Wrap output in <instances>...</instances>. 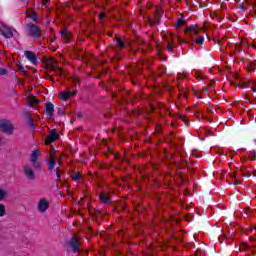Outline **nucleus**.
Segmentation results:
<instances>
[{
	"label": "nucleus",
	"mask_w": 256,
	"mask_h": 256,
	"mask_svg": "<svg viewBox=\"0 0 256 256\" xmlns=\"http://www.w3.org/2000/svg\"><path fill=\"white\" fill-rule=\"evenodd\" d=\"M26 31L30 37L33 39H39L41 37L43 31L41 30V27L33 24V23H28L26 24Z\"/></svg>",
	"instance_id": "obj_1"
},
{
	"label": "nucleus",
	"mask_w": 256,
	"mask_h": 256,
	"mask_svg": "<svg viewBox=\"0 0 256 256\" xmlns=\"http://www.w3.org/2000/svg\"><path fill=\"white\" fill-rule=\"evenodd\" d=\"M68 245L71 247L73 253H81V250L79 247H81V242L79 241V238H77L76 235H73L68 240Z\"/></svg>",
	"instance_id": "obj_2"
},
{
	"label": "nucleus",
	"mask_w": 256,
	"mask_h": 256,
	"mask_svg": "<svg viewBox=\"0 0 256 256\" xmlns=\"http://www.w3.org/2000/svg\"><path fill=\"white\" fill-rule=\"evenodd\" d=\"M13 124L9 120H0V131L2 133H7L8 135L13 134Z\"/></svg>",
	"instance_id": "obj_3"
},
{
	"label": "nucleus",
	"mask_w": 256,
	"mask_h": 256,
	"mask_svg": "<svg viewBox=\"0 0 256 256\" xmlns=\"http://www.w3.org/2000/svg\"><path fill=\"white\" fill-rule=\"evenodd\" d=\"M201 29L203 28H199V25L191 24L184 30V33L185 35H188L189 37L193 38V35H199V31H201Z\"/></svg>",
	"instance_id": "obj_4"
},
{
	"label": "nucleus",
	"mask_w": 256,
	"mask_h": 256,
	"mask_svg": "<svg viewBox=\"0 0 256 256\" xmlns=\"http://www.w3.org/2000/svg\"><path fill=\"white\" fill-rule=\"evenodd\" d=\"M77 95V90L74 91H61L58 94L59 99H61V101H69V99H71V97H75Z\"/></svg>",
	"instance_id": "obj_5"
},
{
	"label": "nucleus",
	"mask_w": 256,
	"mask_h": 256,
	"mask_svg": "<svg viewBox=\"0 0 256 256\" xmlns=\"http://www.w3.org/2000/svg\"><path fill=\"white\" fill-rule=\"evenodd\" d=\"M57 139H59V134L55 129H52L45 139V145H51V143H54Z\"/></svg>",
	"instance_id": "obj_6"
},
{
	"label": "nucleus",
	"mask_w": 256,
	"mask_h": 256,
	"mask_svg": "<svg viewBox=\"0 0 256 256\" xmlns=\"http://www.w3.org/2000/svg\"><path fill=\"white\" fill-rule=\"evenodd\" d=\"M44 111L49 119H53V116L55 115V105L51 102H47Z\"/></svg>",
	"instance_id": "obj_7"
},
{
	"label": "nucleus",
	"mask_w": 256,
	"mask_h": 256,
	"mask_svg": "<svg viewBox=\"0 0 256 256\" xmlns=\"http://www.w3.org/2000/svg\"><path fill=\"white\" fill-rule=\"evenodd\" d=\"M49 201L45 198H41L38 202V206L37 209L39 211V213H45V211H47V209H49Z\"/></svg>",
	"instance_id": "obj_8"
},
{
	"label": "nucleus",
	"mask_w": 256,
	"mask_h": 256,
	"mask_svg": "<svg viewBox=\"0 0 256 256\" xmlns=\"http://www.w3.org/2000/svg\"><path fill=\"white\" fill-rule=\"evenodd\" d=\"M24 56L28 61L32 63V65H37V63H39V61L37 60V55H35V52L33 51H24Z\"/></svg>",
	"instance_id": "obj_9"
},
{
	"label": "nucleus",
	"mask_w": 256,
	"mask_h": 256,
	"mask_svg": "<svg viewBox=\"0 0 256 256\" xmlns=\"http://www.w3.org/2000/svg\"><path fill=\"white\" fill-rule=\"evenodd\" d=\"M0 34L5 37V39H11V37H13V31L7 26H0Z\"/></svg>",
	"instance_id": "obj_10"
},
{
	"label": "nucleus",
	"mask_w": 256,
	"mask_h": 256,
	"mask_svg": "<svg viewBox=\"0 0 256 256\" xmlns=\"http://www.w3.org/2000/svg\"><path fill=\"white\" fill-rule=\"evenodd\" d=\"M24 175L29 179V181H35V171L29 166L23 167Z\"/></svg>",
	"instance_id": "obj_11"
},
{
	"label": "nucleus",
	"mask_w": 256,
	"mask_h": 256,
	"mask_svg": "<svg viewBox=\"0 0 256 256\" xmlns=\"http://www.w3.org/2000/svg\"><path fill=\"white\" fill-rule=\"evenodd\" d=\"M53 169H55V155H50V161L48 162V171L53 173Z\"/></svg>",
	"instance_id": "obj_12"
},
{
	"label": "nucleus",
	"mask_w": 256,
	"mask_h": 256,
	"mask_svg": "<svg viewBox=\"0 0 256 256\" xmlns=\"http://www.w3.org/2000/svg\"><path fill=\"white\" fill-rule=\"evenodd\" d=\"M99 199L104 205H109L111 203V198L107 197L103 192L100 194Z\"/></svg>",
	"instance_id": "obj_13"
},
{
	"label": "nucleus",
	"mask_w": 256,
	"mask_h": 256,
	"mask_svg": "<svg viewBox=\"0 0 256 256\" xmlns=\"http://www.w3.org/2000/svg\"><path fill=\"white\" fill-rule=\"evenodd\" d=\"M60 35L62 39H64V41H66L67 43L71 41V38L69 37V31H67V29L62 30L60 32Z\"/></svg>",
	"instance_id": "obj_14"
},
{
	"label": "nucleus",
	"mask_w": 256,
	"mask_h": 256,
	"mask_svg": "<svg viewBox=\"0 0 256 256\" xmlns=\"http://www.w3.org/2000/svg\"><path fill=\"white\" fill-rule=\"evenodd\" d=\"M40 101L34 95H30V102L28 103L29 107H35V105H39Z\"/></svg>",
	"instance_id": "obj_15"
},
{
	"label": "nucleus",
	"mask_w": 256,
	"mask_h": 256,
	"mask_svg": "<svg viewBox=\"0 0 256 256\" xmlns=\"http://www.w3.org/2000/svg\"><path fill=\"white\" fill-rule=\"evenodd\" d=\"M37 159H39V150H33L31 157H30V161L31 163H35V161H37Z\"/></svg>",
	"instance_id": "obj_16"
},
{
	"label": "nucleus",
	"mask_w": 256,
	"mask_h": 256,
	"mask_svg": "<svg viewBox=\"0 0 256 256\" xmlns=\"http://www.w3.org/2000/svg\"><path fill=\"white\" fill-rule=\"evenodd\" d=\"M151 25H161V16L159 14H155L154 19L151 20Z\"/></svg>",
	"instance_id": "obj_17"
},
{
	"label": "nucleus",
	"mask_w": 256,
	"mask_h": 256,
	"mask_svg": "<svg viewBox=\"0 0 256 256\" xmlns=\"http://www.w3.org/2000/svg\"><path fill=\"white\" fill-rule=\"evenodd\" d=\"M72 181H79L81 179V174L79 172L76 171H72V174L70 175Z\"/></svg>",
	"instance_id": "obj_18"
},
{
	"label": "nucleus",
	"mask_w": 256,
	"mask_h": 256,
	"mask_svg": "<svg viewBox=\"0 0 256 256\" xmlns=\"http://www.w3.org/2000/svg\"><path fill=\"white\" fill-rule=\"evenodd\" d=\"M51 70L55 71L60 77L63 76L62 69L59 66L52 65Z\"/></svg>",
	"instance_id": "obj_19"
},
{
	"label": "nucleus",
	"mask_w": 256,
	"mask_h": 256,
	"mask_svg": "<svg viewBox=\"0 0 256 256\" xmlns=\"http://www.w3.org/2000/svg\"><path fill=\"white\" fill-rule=\"evenodd\" d=\"M193 41H195L197 45H203V43L205 42V37L204 36H197V38L194 39Z\"/></svg>",
	"instance_id": "obj_20"
},
{
	"label": "nucleus",
	"mask_w": 256,
	"mask_h": 256,
	"mask_svg": "<svg viewBox=\"0 0 256 256\" xmlns=\"http://www.w3.org/2000/svg\"><path fill=\"white\" fill-rule=\"evenodd\" d=\"M116 45L121 50L125 47V42H123V40H121V38H117L116 39Z\"/></svg>",
	"instance_id": "obj_21"
},
{
	"label": "nucleus",
	"mask_w": 256,
	"mask_h": 256,
	"mask_svg": "<svg viewBox=\"0 0 256 256\" xmlns=\"http://www.w3.org/2000/svg\"><path fill=\"white\" fill-rule=\"evenodd\" d=\"M29 19H32V21H34V23H39V16L37 15V13H33L29 16Z\"/></svg>",
	"instance_id": "obj_22"
},
{
	"label": "nucleus",
	"mask_w": 256,
	"mask_h": 256,
	"mask_svg": "<svg viewBox=\"0 0 256 256\" xmlns=\"http://www.w3.org/2000/svg\"><path fill=\"white\" fill-rule=\"evenodd\" d=\"M28 125L30 126L31 131H35V122L33 121V118H28Z\"/></svg>",
	"instance_id": "obj_23"
},
{
	"label": "nucleus",
	"mask_w": 256,
	"mask_h": 256,
	"mask_svg": "<svg viewBox=\"0 0 256 256\" xmlns=\"http://www.w3.org/2000/svg\"><path fill=\"white\" fill-rule=\"evenodd\" d=\"M7 197V192L0 188V201H3Z\"/></svg>",
	"instance_id": "obj_24"
},
{
	"label": "nucleus",
	"mask_w": 256,
	"mask_h": 256,
	"mask_svg": "<svg viewBox=\"0 0 256 256\" xmlns=\"http://www.w3.org/2000/svg\"><path fill=\"white\" fill-rule=\"evenodd\" d=\"M185 25V20L182 18H179L176 23V27H183Z\"/></svg>",
	"instance_id": "obj_25"
},
{
	"label": "nucleus",
	"mask_w": 256,
	"mask_h": 256,
	"mask_svg": "<svg viewBox=\"0 0 256 256\" xmlns=\"http://www.w3.org/2000/svg\"><path fill=\"white\" fill-rule=\"evenodd\" d=\"M0 217H5V205L0 204Z\"/></svg>",
	"instance_id": "obj_26"
},
{
	"label": "nucleus",
	"mask_w": 256,
	"mask_h": 256,
	"mask_svg": "<svg viewBox=\"0 0 256 256\" xmlns=\"http://www.w3.org/2000/svg\"><path fill=\"white\" fill-rule=\"evenodd\" d=\"M238 87H240L241 89H249V83L240 82L238 84Z\"/></svg>",
	"instance_id": "obj_27"
},
{
	"label": "nucleus",
	"mask_w": 256,
	"mask_h": 256,
	"mask_svg": "<svg viewBox=\"0 0 256 256\" xmlns=\"http://www.w3.org/2000/svg\"><path fill=\"white\" fill-rule=\"evenodd\" d=\"M33 167H35V169H37L38 171H41V163L35 161L32 162Z\"/></svg>",
	"instance_id": "obj_28"
},
{
	"label": "nucleus",
	"mask_w": 256,
	"mask_h": 256,
	"mask_svg": "<svg viewBox=\"0 0 256 256\" xmlns=\"http://www.w3.org/2000/svg\"><path fill=\"white\" fill-rule=\"evenodd\" d=\"M18 73H24V75H27V70H25V67L22 65L19 66Z\"/></svg>",
	"instance_id": "obj_29"
},
{
	"label": "nucleus",
	"mask_w": 256,
	"mask_h": 256,
	"mask_svg": "<svg viewBox=\"0 0 256 256\" xmlns=\"http://www.w3.org/2000/svg\"><path fill=\"white\" fill-rule=\"evenodd\" d=\"M55 173H56V181H61V174L59 173V168H56L55 170Z\"/></svg>",
	"instance_id": "obj_30"
},
{
	"label": "nucleus",
	"mask_w": 256,
	"mask_h": 256,
	"mask_svg": "<svg viewBox=\"0 0 256 256\" xmlns=\"http://www.w3.org/2000/svg\"><path fill=\"white\" fill-rule=\"evenodd\" d=\"M247 66H248L249 71H255V65H253V63L248 62Z\"/></svg>",
	"instance_id": "obj_31"
},
{
	"label": "nucleus",
	"mask_w": 256,
	"mask_h": 256,
	"mask_svg": "<svg viewBox=\"0 0 256 256\" xmlns=\"http://www.w3.org/2000/svg\"><path fill=\"white\" fill-rule=\"evenodd\" d=\"M166 49H167V51H173V49H175V44H173V43L168 44Z\"/></svg>",
	"instance_id": "obj_32"
},
{
	"label": "nucleus",
	"mask_w": 256,
	"mask_h": 256,
	"mask_svg": "<svg viewBox=\"0 0 256 256\" xmlns=\"http://www.w3.org/2000/svg\"><path fill=\"white\" fill-rule=\"evenodd\" d=\"M238 9H240V11H247V8L243 4H240Z\"/></svg>",
	"instance_id": "obj_33"
},
{
	"label": "nucleus",
	"mask_w": 256,
	"mask_h": 256,
	"mask_svg": "<svg viewBox=\"0 0 256 256\" xmlns=\"http://www.w3.org/2000/svg\"><path fill=\"white\" fill-rule=\"evenodd\" d=\"M178 41H179L180 45H183V43H189V39L181 40V38H178Z\"/></svg>",
	"instance_id": "obj_34"
},
{
	"label": "nucleus",
	"mask_w": 256,
	"mask_h": 256,
	"mask_svg": "<svg viewBox=\"0 0 256 256\" xmlns=\"http://www.w3.org/2000/svg\"><path fill=\"white\" fill-rule=\"evenodd\" d=\"M105 17V13H100L98 19L103 23V18Z\"/></svg>",
	"instance_id": "obj_35"
},
{
	"label": "nucleus",
	"mask_w": 256,
	"mask_h": 256,
	"mask_svg": "<svg viewBox=\"0 0 256 256\" xmlns=\"http://www.w3.org/2000/svg\"><path fill=\"white\" fill-rule=\"evenodd\" d=\"M58 115H61V116L65 115V111L63 110V108L58 109Z\"/></svg>",
	"instance_id": "obj_36"
},
{
	"label": "nucleus",
	"mask_w": 256,
	"mask_h": 256,
	"mask_svg": "<svg viewBox=\"0 0 256 256\" xmlns=\"http://www.w3.org/2000/svg\"><path fill=\"white\" fill-rule=\"evenodd\" d=\"M250 159H251V161H256L255 151H254V154L250 155Z\"/></svg>",
	"instance_id": "obj_37"
},
{
	"label": "nucleus",
	"mask_w": 256,
	"mask_h": 256,
	"mask_svg": "<svg viewBox=\"0 0 256 256\" xmlns=\"http://www.w3.org/2000/svg\"><path fill=\"white\" fill-rule=\"evenodd\" d=\"M0 75H7V69L0 70Z\"/></svg>",
	"instance_id": "obj_38"
},
{
	"label": "nucleus",
	"mask_w": 256,
	"mask_h": 256,
	"mask_svg": "<svg viewBox=\"0 0 256 256\" xmlns=\"http://www.w3.org/2000/svg\"><path fill=\"white\" fill-rule=\"evenodd\" d=\"M234 185H241V181L237 180V178L234 179Z\"/></svg>",
	"instance_id": "obj_39"
},
{
	"label": "nucleus",
	"mask_w": 256,
	"mask_h": 256,
	"mask_svg": "<svg viewBox=\"0 0 256 256\" xmlns=\"http://www.w3.org/2000/svg\"><path fill=\"white\" fill-rule=\"evenodd\" d=\"M77 117H78L79 119H82V117H83V112H78V113H77Z\"/></svg>",
	"instance_id": "obj_40"
},
{
	"label": "nucleus",
	"mask_w": 256,
	"mask_h": 256,
	"mask_svg": "<svg viewBox=\"0 0 256 256\" xmlns=\"http://www.w3.org/2000/svg\"><path fill=\"white\" fill-rule=\"evenodd\" d=\"M230 177H231L232 179H236L237 175L235 174V172H232L231 175H230Z\"/></svg>",
	"instance_id": "obj_41"
},
{
	"label": "nucleus",
	"mask_w": 256,
	"mask_h": 256,
	"mask_svg": "<svg viewBox=\"0 0 256 256\" xmlns=\"http://www.w3.org/2000/svg\"><path fill=\"white\" fill-rule=\"evenodd\" d=\"M242 175H243V177H251L250 173H248V174L243 173Z\"/></svg>",
	"instance_id": "obj_42"
},
{
	"label": "nucleus",
	"mask_w": 256,
	"mask_h": 256,
	"mask_svg": "<svg viewBox=\"0 0 256 256\" xmlns=\"http://www.w3.org/2000/svg\"><path fill=\"white\" fill-rule=\"evenodd\" d=\"M44 5H47V3H49L50 0H42Z\"/></svg>",
	"instance_id": "obj_43"
},
{
	"label": "nucleus",
	"mask_w": 256,
	"mask_h": 256,
	"mask_svg": "<svg viewBox=\"0 0 256 256\" xmlns=\"http://www.w3.org/2000/svg\"><path fill=\"white\" fill-rule=\"evenodd\" d=\"M178 79H179V81H183V76L179 75Z\"/></svg>",
	"instance_id": "obj_44"
},
{
	"label": "nucleus",
	"mask_w": 256,
	"mask_h": 256,
	"mask_svg": "<svg viewBox=\"0 0 256 256\" xmlns=\"http://www.w3.org/2000/svg\"><path fill=\"white\" fill-rule=\"evenodd\" d=\"M102 169H107V165H102Z\"/></svg>",
	"instance_id": "obj_45"
},
{
	"label": "nucleus",
	"mask_w": 256,
	"mask_h": 256,
	"mask_svg": "<svg viewBox=\"0 0 256 256\" xmlns=\"http://www.w3.org/2000/svg\"><path fill=\"white\" fill-rule=\"evenodd\" d=\"M118 20H119V21H125V19L122 18V17H120Z\"/></svg>",
	"instance_id": "obj_46"
},
{
	"label": "nucleus",
	"mask_w": 256,
	"mask_h": 256,
	"mask_svg": "<svg viewBox=\"0 0 256 256\" xmlns=\"http://www.w3.org/2000/svg\"><path fill=\"white\" fill-rule=\"evenodd\" d=\"M101 212L99 210L96 211V215H100Z\"/></svg>",
	"instance_id": "obj_47"
},
{
	"label": "nucleus",
	"mask_w": 256,
	"mask_h": 256,
	"mask_svg": "<svg viewBox=\"0 0 256 256\" xmlns=\"http://www.w3.org/2000/svg\"><path fill=\"white\" fill-rule=\"evenodd\" d=\"M252 91H253V93H256V89L255 88H252Z\"/></svg>",
	"instance_id": "obj_48"
},
{
	"label": "nucleus",
	"mask_w": 256,
	"mask_h": 256,
	"mask_svg": "<svg viewBox=\"0 0 256 256\" xmlns=\"http://www.w3.org/2000/svg\"><path fill=\"white\" fill-rule=\"evenodd\" d=\"M250 239H251V241H255V238H253V237H251Z\"/></svg>",
	"instance_id": "obj_49"
},
{
	"label": "nucleus",
	"mask_w": 256,
	"mask_h": 256,
	"mask_svg": "<svg viewBox=\"0 0 256 256\" xmlns=\"http://www.w3.org/2000/svg\"><path fill=\"white\" fill-rule=\"evenodd\" d=\"M255 154H256V151H255Z\"/></svg>",
	"instance_id": "obj_50"
}]
</instances>
